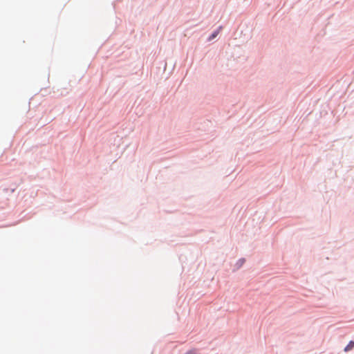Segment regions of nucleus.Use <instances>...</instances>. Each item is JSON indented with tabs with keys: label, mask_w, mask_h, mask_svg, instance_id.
<instances>
[{
	"label": "nucleus",
	"mask_w": 354,
	"mask_h": 354,
	"mask_svg": "<svg viewBox=\"0 0 354 354\" xmlns=\"http://www.w3.org/2000/svg\"><path fill=\"white\" fill-rule=\"evenodd\" d=\"M354 348V342L351 341L348 345L344 348V351L348 352Z\"/></svg>",
	"instance_id": "nucleus-1"
},
{
	"label": "nucleus",
	"mask_w": 354,
	"mask_h": 354,
	"mask_svg": "<svg viewBox=\"0 0 354 354\" xmlns=\"http://www.w3.org/2000/svg\"><path fill=\"white\" fill-rule=\"evenodd\" d=\"M221 28L220 27L218 30H217L214 31V32L212 34V35L209 37V40H212V39H214V38L218 35V34L219 30H220V29H221Z\"/></svg>",
	"instance_id": "nucleus-2"
},
{
	"label": "nucleus",
	"mask_w": 354,
	"mask_h": 354,
	"mask_svg": "<svg viewBox=\"0 0 354 354\" xmlns=\"http://www.w3.org/2000/svg\"><path fill=\"white\" fill-rule=\"evenodd\" d=\"M185 354H198V351L196 350H192L189 352L186 353Z\"/></svg>",
	"instance_id": "nucleus-3"
}]
</instances>
